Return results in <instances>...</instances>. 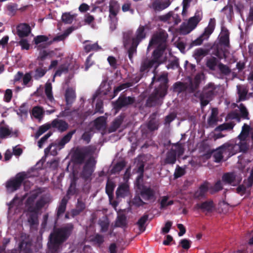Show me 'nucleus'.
<instances>
[{"instance_id": "obj_54", "label": "nucleus", "mask_w": 253, "mask_h": 253, "mask_svg": "<svg viewBox=\"0 0 253 253\" xmlns=\"http://www.w3.org/2000/svg\"><path fill=\"white\" fill-rule=\"evenodd\" d=\"M28 218V222L30 223L31 226H34L38 224V213L30 212Z\"/></svg>"}, {"instance_id": "obj_19", "label": "nucleus", "mask_w": 253, "mask_h": 253, "mask_svg": "<svg viewBox=\"0 0 253 253\" xmlns=\"http://www.w3.org/2000/svg\"><path fill=\"white\" fill-rule=\"evenodd\" d=\"M225 154L227 153L228 157H230L238 153L237 145L230 142H226L220 146Z\"/></svg>"}, {"instance_id": "obj_50", "label": "nucleus", "mask_w": 253, "mask_h": 253, "mask_svg": "<svg viewBox=\"0 0 253 253\" xmlns=\"http://www.w3.org/2000/svg\"><path fill=\"white\" fill-rule=\"evenodd\" d=\"M226 118V120H235L238 123H240L241 121L239 117V113L237 110H233L229 112L227 115Z\"/></svg>"}, {"instance_id": "obj_10", "label": "nucleus", "mask_w": 253, "mask_h": 253, "mask_svg": "<svg viewBox=\"0 0 253 253\" xmlns=\"http://www.w3.org/2000/svg\"><path fill=\"white\" fill-rule=\"evenodd\" d=\"M202 20V16L199 12H196L195 16L190 18L187 24L183 23L180 26V31L184 34H188L193 31Z\"/></svg>"}, {"instance_id": "obj_16", "label": "nucleus", "mask_w": 253, "mask_h": 253, "mask_svg": "<svg viewBox=\"0 0 253 253\" xmlns=\"http://www.w3.org/2000/svg\"><path fill=\"white\" fill-rule=\"evenodd\" d=\"M66 113V114L64 115V116H71V120L77 125H82L86 117L84 113L76 111H73Z\"/></svg>"}, {"instance_id": "obj_30", "label": "nucleus", "mask_w": 253, "mask_h": 253, "mask_svg": "<svg viewBox=\"0 0 253 253\" xmlns=\"http://www.w3.org/2000/svg\"><path fill=\"white\" fill-rule=\"evenodd\" d=\"M45 204L46 202L44 199L43 198H41L36 202L35 207L33 206L28 207V211L30 212L38 213L39 211L41 210Z\"/></svg>"}, {"instance_id": "obj_3", "label": "nucleus", "mask_w": 253, "mask_h": 253, "mask_svg": "<svg viewBox=\"0 0 253 253\" xmlns=\"http://www.w3.org/2000/svg\"><path fill=\"white\" fill-rule=\"evenodd\" d=\"M216 87L214 83H209L205 85L201 91L195 92L194 96L200 101L202 107L206 106L216 95Z\"/></svg>"}, {"instance_id": "obj_34", "label": "nucleus", "mask_w": 253, "mask_h": 253, "mask_svg": "<svg viewBox=\"0 0 253 253\" xmlns=\"http://www.w3.org/2000/svg\"><path fill=\"white\" fill-rule=\"evenodd\" d=\"M65 100L67 105H71L76 98L75 90L72 88H68L65 92Z\"/></svg>"}, {"instance_id": "obj_25", "label": "nucleus", "mask_w": 253, "mask_h": 253, "mask_svg": "<svg viewBox=\"0 0 253 253\" xmlns=\"http://www.w3.org/2000/svg\"><path fill=\"white\" fill-rule=\"evenodd\" d=\"M195 208L201 210L203 212H211L214 208V204L212 201H206L201 203L197 204Z\"/></svg>"}, {"instance_id": "obj_14", "label": "nucleus", "mask_w": 253, "mask_h": 253, "mask_svg": "<svg viewBox=\"0 0 253 253\" xmlns=\"http://www.w3.org/2000/svg\"><path fill=\"white\" fill-rule=\"evenodd\" d=\"M25 178V174H19L13 179L7 182L6 187L7 189H10L12 191L18 189Z\"/></svg>"}, {"instance_id": "obj_55", "label": "nucleus", "mask_w": 253, "mask_h": 253, "mask_svg": "<svg viewBox=\"0 0 253 253\" xmlns=\"http://www.w3.org/2000/svg\"><path fill=\"white\" fill-rule=\"evenodd\" d=\"M74 15L70 14V13L66 12L62 15V20L65 24H71L74 20Z\"/></svg>"}, {"instance_id": "obj_21", "label": "nucleus", "mask_w": 253, "mask_h": 253, "mask_svg": "<svg viewBox=\"0 0 253 253\" xmlns=\"http://www.w3.org/2000/svg\"><path fill=\"white\" fill-rule=\"evenodd\" d=\"M9 136H18V132H13L12 128L10 129L7 125L0 126V139H3L8 137Z\"/></svg>"}, {"instance_id": "obj_56", "label": "nucleus", "mask_w": 253, "mask_h": 253, "mask_svg": "<svg viewBox=\"0 0 253 253\" xmlns=\"http://www.w3.org/2000/svg\"><path fill=\"white\" fill-rule=\"evenodd\" d=\"M115 188V184L113 182H107L106 185V193L108 195L110 199L112 198L113 196V191Z\"/></svg>"}, {"instance_id": "obj_43", "label": "nucleus", "mask_w": 253, "mask_h": 253, "mask_svg": "<svg viewBox=\"0 0 253 253\" xmlns=\"http://www.w3.org/2000/svg\"><path fill=\"white\" fill-rule=\"evenodd\" d=\"M148 214H144L136 222V224L138 225L140 231L143 232L145 230L146 227L145 226V224L148 220Z\"/></svg>"}, {"instance_id": "obj_2", "label": "nucleus", "mask_w": 253, "mask_h": 253, "mask_svg": "<svg viewBox=\"0 0 253 253\" xmlns=\"http://www.w3.org/2000/svg\"><path fill=\"white\" fill-rule=\"evenodd\" d=\"M155 80L161 82V84L160 86L155 88L147 98L145 103V106L147 107L161 106L163 103V99L167 94L166 84L168 81L167 76L162 75L157 79L154 77L152 79V83Z\"/></svg>"}, {"instance_id": "obj_24", "label": "nucleus", "mask_w": 253, "mask_h": 253, "mask_svg": "<svg viewBox=\"0 0 253 253\" xmlns=\"http://www.w3.org/2000/svg\"><path fill=\"white\" fill-rule=\"evenodd\" d=\"M130 194L129 187L128 184L122 183L118 187L116 195L117 198H125Z\"/></svg>"}, {"instance_id": "obj_4", "label": "nucleus", "mask_w": 253, "mask_h": 253, "mask_svg": "<svg viewBox=\"0 0 253 253\" xmlns=\"http://www.w3.org/2000/svg\"><path fill=\"white\" fill-rule=\"evenodd\" d=\"M168 37L167 33L164 30L160 31L153 35L149 42V46L157 45V47L152 53L156 52L159 54L160 57H164L163 55L167 46Z\"/></svg>"}, {"instance_id": "obj_13", "label": "nucleus", "mask_w": 253, "mask_h": 253, "mask_svg": "<svg viewBox=\"0 0 253 253\" xmlns=\"http://www.w3.org/2000/svg\"><path fill=\"white\" fill-rule=\"evenodd\" d=\"M253 185V169H252L250 176L247 179H245L243 183L239 184L237 187L236 193L241 196L244 195L246 193L248 188H250Z\"/></svg>"}, {"instance_id": "obj_51", "label": "nucleus", "mask_w": 253, "mask_h": 253, "mask_svg": "<svg viewBox=\"0 0 253 253\" xmlns=\"http://www.w3.org/2000/svg\"><path fill=\"white\" fill-rule=\"evenodd\" d=\"M32 115L36 119H41L43 113V110L41 107L35 106L32 111Z\"/></svg>"}, {"instance_id": "obj_27", "label": "nucleus", "mask_w": 253, "mask_h": 253, "mask_svg": "<svg viewBox=\"0 0 253 253\" xmlns=\"http://www.w3.org/2000/svg\"><path fill=\"white\" fill-rule=\"evenodd\" d=\"M236 179V175L233 172H226L223 174L222 180L225 184H228L232 186H236L237 184H234ZM240 183L239 181L237 184Z\"/></svg>"}, {"instance_id": "obj_31", "label": "nucleus", "mask_w": 253, "mask_h": 253, "mask_svg": "<svg viewBox=\"0 0 253 253\" xmlns=\"http://www.w3.org/2000/svg\"><path fill=\"white\" fill-rule=\"evenodd\" d=\"M251 130V126L247 124H244L242 126V130L237 138L240 141H247V138L249 136Z\"/></svg>"}, {"instance_id": "obj_7", "label": "nucleus", "mask_w": 253, "mask_h": 253, "mask_svg": "<svg viewBox=\"0 0 253 253\" xmlns=\"http://www.w3.org/2000/svg\"><path fill=\"white\" fill-rule=\"evenodd\" d=\"M184 153V148L181 144L177 143L173 144L172 147L167 152L166 158L163 161L164 165L174 164L177 157L179 158Z\"/></svg>"}, {"instance_id": "obj_64", "label": "nucleus", "mask_w": 253, "mask_h": 253, "mask_svg": "<svg viewBox=\"0 0 253 253\" xmlns=\"http://www.w3.org/2000/svg\"><path fill=\"white\" fill-rule=\"evenodd\" d=\"M142 199H143L139 196H135L132 200L133 205L137 207L144 206L146 203L144 202Z\"/></svg>"}, {"instance_id": "obj_35", "label": "nucleus", "mask_w": 253, "mask_h": 253, "mask_svg": "<svg viewBox=\"0 0 253 253\" xmlns=\"http://www.w3.org/2000/svg\"><path fill=\"white\" fill-rule=\"evenodd\" d=\"M218 62L219 60L217 58L214 56H211L207 59L206 66L210 70L215 71L216 67L217 66H218V64H219Z\"/></svg>"}, {"instance_id": "obj_53", "label": "nucleus", "mask_w": 253, "mask_h": 253, "mask_svg": "<svg viewBox=\"0 0 253 253\" xmlns=\"http://www.w3.org/2000/svg\"><path fill=\"white\" fill-rule=\"evenodd\" d=\"M132 86V83H126L120 84L119 86L115 87L114 90V96H116L118 93L124 89L131 87Z\"/></svg>"}, {"instance_id": "obj_46", "label": "nucleus", "mask_w": 253, "mask_h": 253, "mask_svg": "<svg viewBox=\"0 0 253 253\" xmlns=\"http://www.w3.org/2000/svg\"><path fill=\"white\" fill-rule=\"evenodd\" d=\"M51 127V124L46 123L40 126L35 134V138H38L42 134L48 130Z\"/></svg>"}, {"instance_id": "obj_23", "label": "nucleus", "mask_w": 253, "mask_h": 253, "mask_svg": "<svg viewBox=\"0 0 253 253\" xmlns=\"http://www.w3.org/2000/svg\"><path fill=\"white\" fill-rule=\"evenodd\" d=\"M51 125L52 127L57 128L61 132L65 131L69 127V125L66 121L57 119L52 121Z\"/></svg>"}, {"instance_id": "obj_33", "label": "nucleus", "mask_w": 253, "mask_h": 253, "mask_svg": "<svg viewBox=\"0 0 253 253\" xmlns=\"http://www.w3.org/2000/svg\"><path fill=\"white\" fill-rule=\"evenodd\" d=\"M78 178L76 176H74L70 183V185L67 190L66 196L67 198H70V196H73L76 194L78 192V189L76 187L77 182Z\"/></svg>"}, {"instance_id": "obj_48", "label": "nucleus", "mask_w": 253, "mask_h": 253, "mask_svg": "<svg viewBox=\"0 0 253 253\" xmlns=\"http://www.w3.org/2000/svg\"><path fill=\"white\" fill-rule=\"evenodd\" d=\"M45 93L47 99L52 101L54 100V97L52 92V85L50 83H47L45 85Z\"/></svg>"}, {"instance_id": "obj_62", "label": "nucleus", "mask_w": 253, "mask_h": 253, "mask_svg": "<svg viewBox=\"0 0 253 253\" xmlns=\"http://www.w3.org/2000/svg\"><path fill=\"white\" fill-rule=\"evenodd\" d=\"M222 11H224L225 14L227 15V18L231 17L234 14L233 5L231 4L228 3L226 6H224L222 9Z\"/></svg>"}, {"instance_id": "obj_28", "label": "nucleus", "mask_w": 253, "mask_h": 253, "mask_svg": "<svg viewBox=\"0 0 253 253\" xmlns=\"http://www.w3.org/2000/svg\"><path fill=\"white\" fill-rule=\"evenodd\" d=\"M209 50L208 49L198 48L196 49L193 52V57L197 62L199 63L204 57L209 54Z\"/></svg>"}, {"instance_id": "obj_58", "label": "nucleus", "mask_w": 253, "mask_h": 253, "mask_svg": "<svg viewBox=\"0 0 253 253\" xmlns=\"http://www.w3.org/2000/svg\"><path fill=\"white\" fill-rule=\"evenodd\" d=\"M126 166V163L124 161L118 162L114 165L112 169V173H117L120 172Z\"/></svg>"}, {"instance_id": "obj_6", "label": "nucleus", "mask_w": 253, "mask_h": 253, "mask_svg": "<svg viewBox=\"0 0 253 253\" xmlns=\"http://www.w3.org/2000/svg\"><path fill=\"white\" fill-rule=\"evenodd\" d=\"M145 30V26L140 25L136 30L134 36L132 39V42L127 50L128 58L132 63L134 55L136 54L138 45L146 38V33Z\"/></svg>"}, {"instance_id": "obj_9", "label": "nucleus", "mask_w": 253, "mask_h": 253, "mask_svg": "<svg viewBox=\"0 0 253 253\" xmlns=\"http://www.w3.org/2000/svg\"><path fill=\"white\" fill-rule=\"evenodd\" d=\"M96 161L93 157L89 158L85 162L80 173V177L84 182H90L92 180V174L94 171V167Z\"/></svg>"}, {"instance_id": "obj_32", "label": "nucleus", "mask_w": 253, "mask_h": 253, "mask_svg": "<svg viewBox=\"0 0 253 253\" xmlns=\"http://www.w3.org/2000/svg\"><path fill=\"white\" fill-rule=\"evenodd\" d=\"M170 5V2L168 1H162L159 0H156L152 2V8L155 11H160L166 8Z\"/></svg>"}, {"instance_id": "obj_22", "label": "nucleus", "mask_w": 253, "mask_h": 253, "mask_svg": "<svg viewBox=\"0 0 253 253\" xmlns=\"http://www.w3.org/2000/svg\"><path fill=\"white\" fill-rule=\"evenodd\" d=\"M47 70L46 67L43 66V62H39L38 66L35 69L33 78L36 80H39L45 75Z\"/></svg>"}, {"instance_id": "obj_15", "label": "nucleus", "mask_w": 253, "mask_h": 253, "mask_svg": "<svg viewBox=\"0 0 253 253\" xmlns=\"http://www.w3.org/2000/svg\"><path fill=\"white\" fill-rule=\"evenodd\" d=\"M16 34L20 38H24L29 36L32 29L29 24L21 23L16 26Z\"/></svg>"}, {"instance_id": "obj_52", "label": "nucleus", "mask_w": 253, "mask_h": 253, "mask_svg": "<svg viewBox=\"0 0 253 253\" xmlns=\"http://www.w3.org/2000/svg\"><path fill=\"white\" fill-rule=\"evenodd\" d=\"M116 225L119 227H125L127 225L126 218L125 215H121L118 217Z\"/></svg>"}, {"instance_id": "obj_49", "label": "nucleus", "mask_w": 253, "mask_h": 253, "mask_svg": "<svg viewBox=\"0 0 253 253\" xmlns=\"http://www.w3.org/2000/svg\"><path fill=\"white\" fill-rule=\"evenodd\" d=\"M223 153H224L223 150H222V149H220V147H219L213 155L214 159V162L216 163H220L223 159Z\"/></svg>"}, {"instance_id": "obj_39", "label": "nucleus", "mask_w": 253, "mask_h": 253, "mask_svg": "<svg viewBox=\"0 0 253 253\" xmlns=\"http://www.w3.org/2000/svg\"><path fill=\"white\" fill-rule=\"evenodd\" d=\"M133 32L129 30L123 33V42L124 45L126 48L132 42Z\"/></svg>"}, {"instance_id": "obj_40", "label": "nucleus", "mask_w": 253, "mask_h": 253, "mask_svg": "<svg viewBox=\"0 0 253 253\" xmlns=\"http://www.w3.org/2000/svg\"><path fill=\"white\" fill-rule=\"evenodd\" d=\"M188 84L181 82H177L173 84V88L175 91L181 93L188 89Z\"/></svg>"}, {"instance_id": "obj_57", "label": "nucleus", "mask_w": 253, "mask_h": 253, "mask_svg": "<svg viewBox=\"0 0 253 253\" xmlns=\"http://www.w3.org/2000/svg\"><path fill=\"white\" fill-rule=\"evenodd\" d=\"M218 68L221 73L224 75H228L231 72V70L229 67L221 62H219L218 64Z\"/></svg>"}, {"instance_id": "obj_61", "label": "nucleus", "mask_w": 253, "mask_h": 253, "mask_svg": "<svg viewBox=\"0 0 253 253\" xmlns=\"http://www.w3.org/2000/svg\"><path fill=\"white\" fill-rule=\"evenodd\" d=\"M68 72V67L65 64L60 65L54 74V76H60L63 73Z\"/></svg>"}, {"instance_id": "obj_63", "label": "nucleus", "mask_w": 253, "mask_h": 253, "mask_svg": "<svg viewBox=\"0 0 253 253\" xmlns=\"http://www.w3.org/2000/svg\"><path fill=\"white\" fill-rule=\"evenodd\" d=\"M91 241L100 246L104 242V237L102 235L96 234L95 235L94 237L92 238Z\"/></svg>"}, {"instance_id": "obj_41", "label": "nucleus", "mask_w": 253, "mask_h": 253, "mask_svg": "<svg viewBox=\"0 0 253 253\" xmlns=\"http://www.w3.org/2000/svg\"><path fill=\"white\" fill-rule=\"evenodd\" d=\"M235 126L233 122L225 123L217 126L214 129L215 131H222L223 130H231Z\"/></svg>"}, {"instance_id": "obj_20", "label": "nucleus", "mask_w": 253, "mask_h": 253, "mask_svg": "<svg viewBox=\"0 0 253 253\" xmlns=\"http://www.w3.org/2000/svg\"><path fill=\"white\" fill-rule=\"evenodd\" d=\"M70 198L64 197L59 203L56 210V219H59L65 213L67 205Z\"/></svg>"}, {"instance_id": "obj_29", "label": "nucleus", "mask_w": 253, "mask_h": 253, "mask_svg": "<svg viewBox=\"0 0 253 253\" xmlns=\"http://www.w3.org/2000/svg\"><path fill=\"white\" fill-rule=\"evenodd\" d=\"M215 27V19L211 18L208 26L205 28L203 33L202 34L207 40L209 39L210 36L213 33Z\"/></svg>"}, {"instance_id": "obj_47", "label": "nucleus", "mask_w": 253, "mask_h": 253, "mask_svg": "<svg viewBox=\"0 0 253 253\" xmlns=\"http://www.w3.org/2000/svg\"><path fill=\"white\" fill-rule=\"evenodd\" d=\"M84 50L86 52L88 53L92 51H97L101 49L100 46L98 44L97 42L93 44H85L84 47Z\"/></svg>"}, {"instance_id": "obj_1", "label": "nucleus", "mask_w": 253, "mask_h": 253, "mask_svg": "<svg viewBox=\"0 0 253 253\" xmlns=\"http://www.w3.org/2000/svg\"><path fill=\"white\" fill-rule=\"evenodd\" d=\"M74 229L72 223H68L58 228H54L49 236V253H59L63 244L72 235Z\"/></svg>"}, {"instance_id": "obj_11", "label": "nucleus", "mask_w": 253, "mask_h": 253, "mask_svg": "<svg viewBox=\"0 0 253 253\" xmlns=\"http://www.w3.org/2000/svg\"><path fill=\"white\" fill-rule=\"evenodd\" d=\"M138 189L139 190V195L144 200L152 203L156 201V192L150 186L139 185Z\"/></svg>"}, {"instance_id": "obj_5", "label": "nucleus", "mask_w": 253, "mask_h": 253, "mask_svg": "<svg viewBox=\"0 0 253 253\" xmlns=\"http://www.w3.org/2000/svg\"><path fill=\"white\" fill-rule=\"evenodd\" d=\"M152 59H145L141 63L139 71L143 75L145 73H148L149 70L153 67L155 71L161 64L165 62L167 59L166 56L164 58H161L160 57L159 54L156 52L152 53Z\"/></svg>"}, {"instance_id": "obj_59", "label": "nucleus", "mask_w": 253, "mask_h": 253, "mask_svg": "<svg viewBox=\"0 0 253 253\" xmlns=\"http://www.w3.org/2000/svg\"><path fill=\"white\" fill-rule=\"evenodd\" d=\"M237 145L238 152H246L249 149L248 145L246 141H240L238 143H235Z\"/></svg>"}, {"instance_id": "obj_45", "label": "nucleus", "mask_w": 253, "mask_h": 253, "mask_svg": "<svg viewBox=\"0 0 253 253\" xmlns=\"http://www.w3.org/2000/svg\"><path fill=\"white\" fill-rule=\"evenodd\" d=\"M32 77L31 76V72H28L24 74L22 78V85L23 87H30L32 84Z\"/></svg>"}, {"instance_id": "obj_17", "label": "nucleus", "mask_w": 253, "mask_h": 253, "mask_svg": "<svg viewBox=\"0 0 253 253\" xmlns=\"http://www.w3.org/2000/svg\"><path fill=\"white\" fill-rule=\"evenodd\" d=\"M229 34L230 33L227 28L224 27H221V31L219 38V43L224 47L229 48L230 46Z\"/></svg>"}, {"instance_id": "obj_42", "label": "nucleus", "mask_w": 253, "mask_h": 253, "mask_svg": "<svg viewBox=\"0 0 253 253\" xmlns=\"http://www.w3.org/2000/svg\"><path fill=\"white\" fill-rule=\"evenodd\" d=\"M238 94L239 98L237 100V102L239 103L241 101H244L247 99V95L248 93V89L245 87H241L237 86Z\"/></svg>"}, {"instance_id": "obj_37", "label": "nucleus", "mask_w": 253, "mask_h": 253, "mask_svg": "<svg viewBox=\"0 0 253 253\" xmlns=\"http://www.w3.org/2000/svg\"><path fill=\"white\" fill-rule=\"evenodd\" d=\"M200 84V78L198 76H196L194 82H190L188 84V90L190 93L194 92L199 87Z\"/></svg>"}, {"instance_id": "obj_12", "label": "nucleus", "mask_w": 253, "mask_h": 253, "mask_svg": "<svg viewBox=\"0 0 253 253\" xmlns=\"http://www.w3.org/2000/svg\"><path fill=\"white\" fill-rule=\"evenodd\" d=\"M135 102V99L133 97L126 96L121 94L116 101L113 102V106L116 111H119L124 107H126L132 105Z\"/></svg>"}, {"instance_id": "obj_26", "label": "nucleus", "mask_w": 253, "mask_h": 253, "mask_svg": "<svg viewBox=\"0 0 253 253\" xmlns=\"http://www.w3.org/2000/svg\"><path fill=\"white\" fill-rule=\"evenodd\" d=\"M109 18L111 21L110 28L112 30H114L116 28L118 21L116 17L118 10L115 8L112 5H110L109 6Z\"/></svg>"}, {"instance_id": "obj_38", "label": "nucleus", "mask_w": 253, "mask_h": 253, "mask_svg": "<svg viewBox=\"0 0 253 253\" xmlns=\"http://www.w3.org/2000/svg\"><path fill=\"white\" fill-rule=\"evenodd\" d=\"M48 40V38L44 35H39L35 37L34 39V42L35 44L38 45V49L45 48V46L43 44H40L43 42H46Z\"/></svg>"}, {"instance_id": "obj_60", "label": "nucleus", "mask_w": 253, "mask_h": 253, "mask_svg": "<svg viewBox=\"0 0 253 253\" xmlns=\"http://www.w3.org/2000/svg\"><path fill=\"white\" fill-rule=\"evenodd\" d=\"M123 122V119L121 117H117L113 122L111 129L112 131H115L121 125Z\"/></svg>"}, {"instance_id": "obj_18", "label": "nucleus", "mask_w": 253, "mask_h": 253, "mask_svg": "<svg viewBox=\"0 0 253 253\" xmlns=\"http://www.w3.org/2000/svg\"><path fill=\"white\" fill-rule=\"evenodd\" d=\"M158 114L157 112L153 113L149 117V121L147 123V127L151 131H154L157 130L159 127V120L156 118Z\"/></svg>"}, {"instance_id": "obj_44", "label": "nucleus", "mask_w": 253, "mask_h": 253, "mask_svg": "<svg viewBox=\"0 0 253 253\" xmlns=\"http://www.w3.org/2000/svg\"><path fill=\"white\" fill-rule=\"evenodd\" d=\"M94 126L98 130H100L104 128L106 126V120L105 117L101 116L96 118L94 120Z\"/></svg>"}, {"instance_id": "obj_8", "label": "nucleus", "mask_w": 253, "mask_h": 253, "mask_svg": "<svg viewBox=\"0 0 253 253\" xmlns=\"http://www.w3.org/2000/svg\"><path fill=\"white\" fill-rule=\"evenodd\" d=\"M95 148L91 145L77 148L73 155L74 162L77 164H82L86 157H92Z\"/></svg>"}, {"instance_id": "obj_36", "label": "nucleus", "mask_w": 253, "mask_h": 253, "mask_svg": "<svg viewBox=\"0 0 253 253\" xmlns=\"http://www.w3.org/2000/svg\"><path fill=\"white\" fill-rule=\"evenodd\" d=\"M236 106L239 109L240 112L239 113V115L241 120L242 119L249 120V113L244 104L240 103L239 105H236Z\"/></svg>"}]
</instances>
